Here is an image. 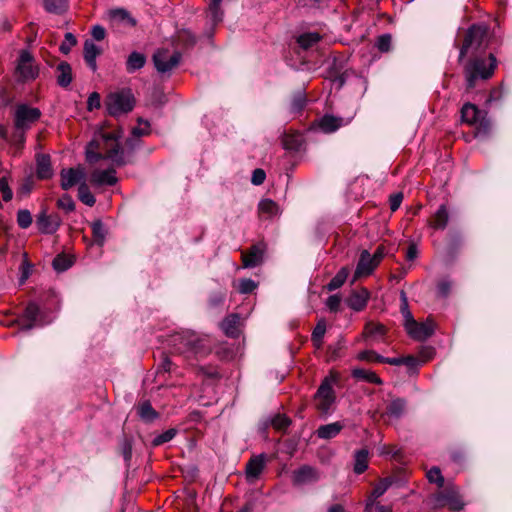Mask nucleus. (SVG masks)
<instances>
[{
	"label": "nucleus",
	"mask_w": 512,
	"mask_h": 512,
	"mask_svg": "<svg viewBox=\"0 0 512 512\" xmlns=\"http://www.w3.org/2000/svg\"><path fill=\"white\" fill-rule=\"evenodd\" d=\"M72 264V258L63 254L57 255L52 262L53 268L59 272L67 270Z\"/></svg>",
	"instance_id": "42"
},
{
	"label": "nucleus",
	"mask_w": 512,
	"mask_h": 512,
	"mask_svg": "<svg viewBox=\"0 0 512 512\" xmlns=\"http://www.w3.org/2000/svg\"><path fill=\"white\" fill-rule=\"evenodd\" d=\"M78 197L84 204L90 207H92L96 202L95 197L90 192L85 182L80 183L78 187Z\"/></svg>",
	"instance_id": "40"
},
{
	"label": "nucleus",
	"mask_w": 512,
	"mask_h": 512,
	"mask_svg": "<svg viewBox=\"0 0 512 512\" xmlns=\"http://www.w3.org/2000/svg\"><path fill=\"white\" fill-rule=\"evenodd\" d=\"M175 434H176V431L174 429H169V430L165 431L164 433L156 436L153 439L152 444H153V446H159L163 443H166V442L170 441L171 439H173Z\"/></svg>",
	"instance_id": "51"
},
{
	"label": "nucleus",
	"mask_w": 512,
	"mask_h": 512,
	"mask_svg": "<svg viewBox=\"0 0 512 512\" xmlns=\"http://www.w3.org/2000/svg\"><path fill=\"white\" fill-rule=\"evenodd\" d=\"M368 457L369 451L367 449H360L355 452L353 470L356 474H361L367 469Z\"/></svg>",
	"instance_id": "31"
},
{
	"label": "nucleus",
	"mask_w": 512,
	"mask_h": 512,
	"mask_svg": "<svg viewBox=\"0 0 512 512\" xmlns=\"http://www.w3.org/2000/svg\"><path fill=\"white\" fill-rule=\"evenodd\" d=\"M181 60V54L175 52L172 55L168 50H158L153 56L155 68L159 73H166L178 66Z\"/></svg>",
	"instance_id": "10"
},
{
	"label": "nucleus",
	"mask_w": 512,
	"mask_h": 512,
	"mask_svg": "<svg viewBox=\"0 0 512 512\" xmlns=\"http://www.w3.org/2000/svg\"><path fill=\"white\" fill-rule=\"evenodd\" d=\"M266 465V455L259 454L253 456L246 464V477L250 481H254L259 478Z\"/></svg>",
	"instance_id": "16"
},
{
	"label": "nucleus",
	"mask_w": 512,
	"mask_h": 512,
	"mask_svg": "<svg viewBox=\"0 0 512 512\" xmlns=\"http://www.w3.org/2000/svg\"><path fill=\"white\" fill-rule=\"evenodd\" d=\"M461 117L464 122L477 125L476 136L486 135L490 130L491 125L486 114L474 104L466 103L461 109Z\"/></svg>",
	"instance_id": "6"
},
{
	"label": "nucleus",
	"mask_w": 512,
	"mask_h": 512,
	"mask_svg": "<svg viewBox=\"0 0 512 512\" xmlns=\"http://www.w3.org/2000/svg\"><path fill=\"white\" fill-rule=\"evenodd\" d=\"M16 73L23 80H33L39 74L34 57L28 50H21L16 66Z\"/></svg>",
	"instance_id": "8"
},
{
	"label": "nucleus",
	"mask_w": 512,
	"mask_h": 512,
	"mask_svg": "<svg viewBox=\"0 0 512 512\" xmlns=\"http://www.w3.org/2000/svg\"><path fill=\"white\" fill-rule=\"evenodd\" d=\"M169 344L177 353L184 355L186 358L203 357L210 352V348L206 345V339L190 330L172 334Z\"/></svg>",
	"instance_id": "2"
},
{
	"label": "nucleus",
	"mask_w": 512,
	"mask_h": 512,
	"mask_svg": "<svg viewBox=\"0 0 512 512\" xmlns=\"http://www.w3.org/2000/svg\"><path fill=\"white\" fill-rule=\"evenodd\" d=\"M36 173L39 179H49L53 175L50 157L46 154L37 155L36 158Z\"/></svg>",
	"instance_id": "22"
},
{
	"label": "nucleus",
	"mask_w": 512,
	"mask_h": 512,
	"mask_svg": "<svg viewBox=\"0 0 512 512\" xmlns=\"http://www.w3.org/2000/svg\"><path fill=\"white\" fill-rule=\"evenodd\" d=\"M138 122H139V127L133 128L132 134L137 137L148 134L149 123L147 121H143L142 119H139Z\"/></svg>",
	"instance_id": "58"
},
{
	"label": "nucleus",
	"mask_w": 512,
	"mask_h": 512,
	"mask_svg": "<svg viewBox=\"0 0 512 512\" xmlns=\"http://www.w3.org/2000/svg\"><path fill=\"white\" fill-rule=\"evenodd\" d=\"M266 174L263 169H255L252 174V183L254 185H261L265 180Z\"/></svg>",
	"instance_id": "63"
},
{
	"label": "nucleus",
	"mask_w": 512,
	"mask_h": 512,
	"mask_svg": "<svg viewBox=\"0 0 512 512\" xmlns=\"http://www.w3.org/2000/svg\"><path fill=\"white\" fill-rule=\"evenodd\" d=\"M282 146L285 150L296 151L301 146V137L298 134H285L282 138Z\"/></svg>",
	"instance_id": "38"
},
{
	"label": "nucleus",
	"mask_w": 512,
	"mask_h": 512,
	"mask_svg": "<svg viewBox=\"0 0 512 512\" xmlns=\"http://www.w3.org/2000/svg\"><path fill=\"white\" fill-rule=\"evenodd\" d=\"M289 424L290 420L284 415H276L271 421V425L277 430H285Z\"/></svg>",
	"instance_id": "52"
},
{
	"label": "nucleus",
	"mask_w": 512,
	"mask_h": 512,
	"mask_svg": "<svg viewBox=\"0 0 512 512\" xmlns=\"http://www.w3.org/2000/svg\"><path fill=\"white\" fill-rule=\"evenodd\" d=\"M41 112L38 108L20 105L15 111V125L19 131V140L22 142L24 139V130L29 128L32 123L40 118Z\"/></svg>",
	"instance_id": "7"
},
{
	"label": "nucleus",
	"mask_w": 512,
	"mask_h": 512,
	"mask_svg": "<svg viewBox=\"0 0 512 512\" xmlns=\"http://www.w3.org/2000/svg\"><path fill=\"white\" fill-rule=\"evenodd\" d=\"M139 415L145 421H152L156 417V412L149 403H143L139 407Z\"/></svg>",
	"instance_id": "48"
},
{
	"label": "nucleus",
	"mask_w": 512,
	"mask_h": 512,
	"mask_svg": "<svg viewBox=\"0 0 512 512\" xmlns=\"http://www.w3.org/2000/svg\"><path fill=\"white\" fill-rule=\"evenodd\" d=\"M291 478L293 485L303 486L317 482L320 479V474L315 468L304 465L294 470Z\"/></svg>",
	"instance_id": "11"
},
{
	"label": "nucleus",
	"mask_w": 512,
	"mask_h": 512,
	"mask_svg": "<svg viewBox=\"0 0 512 512\" xmlns=\"http://www.w3.org/2000/svg\"><path fill=\"white\" fill-rule=\"evenodd\" d=\"M39 314V308L36 304H29L22 316L21 330H31L36 325V321Z\"/></svg>",
	"instance_id": "23"
},
{
	"label": "nucleus",
	"mask_w": 512,
	"mask_h": 512,
	"mask_svg": "<svg viewBox=\"0 0 512 512\" xmlns=\"http://www.w3.org/2000/svg\"><path fill=\"white\" fill-rule=\"evenodd\" d=\"M57 83L62 87H67L72 82V68L67 62H60L56 68Z\"/></svg>",
	"instance_id": "27"
},
{
	"label": "nucleus",
	"mask_w": 512,
	"mask_h": 512,
	"mask_svg": "<svg viewBox=\"0 0 512 512\" xmlns=\"http://www.w3.org/2000/svg\"><path fill=\"white\" fill-rule=\"evenodd\" d=\"M43 3L48 13L61 15L68 10L67 0H43Z\"/></svg>",
	"instance_id": "34"
},
{
	"label": "nucleus",
	"mask_w": 512,
	"mask_h": 512,
	"mask_svg": "<svg viewBox=\"0 0 512 512\" xmlns=\"http://www.w3.org/2000/svg\"><path fill=\"white\" fill-rule=\"evenodd\" d=\"M105 105L109 115L119 117L132 111L135 99L130 90H122L109 94Z\"/></svg>",
	"instance_id": "5"
},
{
	"label": "nucleus",
	"mask_w": 512,
	"mask_h": 512,
	"mask_svg": "<svg viewBox=\"0 0 512 512\" xmlns=\"http://www.w3.org/2000/svg\"><path fill=\"white\" fill-rule=\"evenodd\" d=\"M436 505L440 507L448 505L449 508L454 511H458L463 508L462 501L454 493H440L439 495L436 496Z\"/></svg>",
	"instance_id": "24"
},
{
	"label": "nucleus",
	"mask_w": 512,
	"mask_h": 512,
	"mask_svg": "<svg viewBox=\"0 0 512 512\" xmlns=\"http://www.w3.org/2000/svg\"><path fill=\"white\" fill-rule=\"evenodd\" d=\"M497 67V59L493 54L487 57L474 56L464 66L467 89H473L477 81L490 79Z\"/></svg>",
	"instance_id": "3"
},
{
	"label": "nucleus",
	"mask_w": 512,
	"mask_h": 512,
	"mask_svg": "<svg viewBox=\"0 0 512 512\" xmlns=\"http://www.w3.org/2000/svg\"><path fill=\"white\" fill-rule=\"evenodd\" d=\"M405 329L413 339L424 341L434 333V323L430 320L423 323L413 321L410 324H406Z\"/></svg>",
	"instance_id": "12"
},
{
	"label": "nucleus",
	"mask_w": 512,
	"mask_h": 512,
	"mask_svg": "<svg viewBox=\"0 0 512 512\" xmlns=\"http://www.w3.org/2000/svg\"><path fill=\"white\" fill-rule=\"evenodd\" d=\"M316 408L322 413H327L335 401V394L332 383L325 379L315 394Z\"/></svg>",
	"instance_id": "9"
},
{
	"label": "nucleus",
	"mask_w": 512,
	"mask_h": 512,
	"mask_svg": "<svg viewBox=\"0 0 512 512\" xmlns=\"http://www.w3.org/2000/svg\"><path fill=\"white\" fill-rule=\"evenodd\" d=\"M101 49L96 46L91 40H86L84 43V59L88 66L95 71L97 68L96 58L100 55Z\"/></svg>",
	"instance_id": "26"
},
{
	"label": "nucleus",
	"mask_w": 512,
	"mask_h": 512,
	"mask_svg": "<svg viewBox=\"0 0 512 512\" xmlns=\"http://www.w3.org/2000/svg\"><path fill=\"white\" fill-rule=\"evenodd\" d=\"M100 105V95L97 92L91 93L87 101V109L91 111L93 109L99 108Z\"/></svg>",
	"instance_id": "59"
},
{
	"label": "nucleus",
	"mask_w": 512,
	"mask_h": 512,
	"mask_svg": "<svg viewBox=\"0 0 512 512\" xmlns=\"http://www.w3.org/2000/svg\"><path fill=\"white\" fill-rule=\"evenodd\" d=\"M61 224V219L57 214L48 215L46 211H42L36 219V226L41 233L53 234L57 231Z\"/></svg>",
	"instance_id": "13"
},
{
	"label": "nucleus",
	"mask_w": 512,
	"mask_h": 512,
	"mask_svg": "<svg viewBox=\"0 0 512 512\" xmlns=\"http://www.w3.org/2000/svg\"><path fill=\"white\" fill-rule=\"evenodd\" d=\"M369 296V291L365 288L354 291L347 300L348 306L355 311H361L367 305Z\"/></svg>",
	"instance_id": "21"
},
{
	"label": "nucleus",
	"mask_w": 512,
	"mask_h": 512,
	"mask_svg": "<svg viewBox=\"0 0 512 512\" xmlns=\"http://www.w3.org/2000/svg\"><path fill=\"white\" fill-rule=\"evenodd\" d=\"M115 170L110 168L106 170L95 169L90 176V182L92 185L102 186V185H115L118 181L115 176Z\"/></svg>",
	"instance_id": "17"
},
{
	"label": "nucleus",
	"mask_w": 512,
	"mask_h": 512,
	"mask_svg": "<svg viewBox=\"0 0 512 512\" xmlns=\"http://www.w3.org/2000/svg\"><path fill=\"white\" fill-rule=\"evenodd\" d=\"M91 227L95 241L99 245H103L107 234V230L105 229L103 223L100 220H97L92 223Z\"/></svg>",
	"instance_id": "41"
},
{
	"label": "nucleus",
	"mask_w": 512,
	"mask_h": 512,
	"mask_svg": "<svg viewBox=\"0 0 512 512\" xmlns=\"http://www.w3.org/2000/svg\"><path fill=\"white\" fill-rule=\"evenodd\" d=\"M17 223L23 229L28 228L32 224V215L30 211L27 209L19 210L17 213Z\"/></svg>",
	"instance_id": "46"
},
{
	"label": "nucleus",
	"mask_w": 512,
	"mask_h": 512,
	"mask_svg": "<svg viewBox=\"0 0 512 512\" xmlns=\"http://www.w3.org/2000/svg\"><path fill=\"white\" fill-rule=\"evenodd\" d=\"M305 103L306 98L303 94L300 93L293 99L291 103V109L294 111H299L305 106Z\"/></svg>",
	"instance_id": "60"
},
{
	"label": "nucleus",
	"mask_w": 512,
	"mask_h": 512,
	"mask_svg": "<svg viewBox=\"0 0 512 512\" xmlns=\"http://www.w3.org/2000/svg\"><path fill=\"white\" fill-rule=\"evenodd\" d=\"M58 207L66 212H71L75 209V204L70 196L64 195L58 200Z\"/></svg>",
	"instance_id": "57"
},
{
	"label": "nucleus",
	"mask_w": 512,
	"mask_h": 512,
	"mask_svg": "<svg viewBox=\"0 0 512 512\" xmlns=\"http://www.w3.org/2000/svg\"><path fill=\"white\" fill-rule=\"evenodd\" d=\"M406 400L403 398H393L387 405V414L394 418H400L406 409Z\"/></svg>",
	"instance_id": "32"
},
{
	"label": "nucleus",
	"mask_w": 512,
	"mask_h": 512,
	"mask_svg": "<svg viewBox=\"0 0 512 512\" xmlns=\"http://www.w3.org/2000/svg\"><path fill=\"white\" fill-rule=\"evenodd\" d=\"M258 209L260 213L265 214L268 218L279 214L278 205L270 199H264L260 201Z\"/></svg>",
	"instance_id": "35"
},
{
	"label": "nucleus",
	"mask_w": 512,
	"mask_h": 512,
	"mask_svg": "<svg viewBox=\"0 0 512 512\" xmlns=\"http://www.w3.org/2000/svg\"><path fill=\"white\" fill-rule=\"evenodd\" d=\"M391 481L388 479L383 480L379 485L374 488L373 494L375 497H379L386 492L389 488Z\"/></svg>",
	"instance_id": "64"
},
{
	"label": "nucleus",
	"mask_w": 512,
	"mask_h": 512,
	"mask_svg": "<svg viewBox=\"0 0 512 512\" xmlns=\"http://www.w3.org/2000/svg\"><path fill=\"white\" fill-rule=\"evenodd\" d=\"M449 221V212L446 205H441L434 213L429 225L437 230H444Z\"/></svg>",
	"instance_id": "25"
},
{
	"label": "nucleus",
	"mask_w": 512,
	"mask_h": 512,
	"mask_svg": "<svg viewBox=\"0 0 512 512\" xmlns=\"http://www.w3.org/2000/svg\"><path fill=\"white\" fill-rule=\"evenodd\" d=\"M122 135V130L118 133L99 132L86 147L87 162L95 164L101 159H110L116 166L125 165L124 152L119 144V139Z\"/></svg>",
	"instance_id": "1"
},
{
	"label": "nucleus",
	"mask_w": 512,
	"mask_h": 512,
	"mask_svg": "<svg viewBox=\"0 0 512 512\" xmlns=\"http://www.w3.org/2000/svg\"><path fill=\"white\" fill-rule=\"evenodd\" d=\"M60 177L62 189L68 190L84 179L85 171L81 166L76 168L63 169L60 173Z\"/></svg>",
	"instance_id": "15"
},
{
	"label": "nucleus",
	"mask_w": 512,
	"mask_h": 512,
	"mask_svg": "<svg viewBox=\"0 0 512 512\" xmlns=\"http://www.w3.org/2000/svg\"><path fill=\"white\" fill-rule=\"evenodd\" d=\"M376 46L381 52H388L391 47V36L388 34L381 35L376 42Z\"/></svg>",
	"instance_id": "55"
},
{
	"label": "nucleus",
	"mask_w": 512,
	"mask_h": 512,
	"mask_svg": "<svg viewBox=\"0 0 512 512\" xmlns=\"http://www.w3.org/2000/svg\"><path fill=\"white\" fill-rule=\"evenodd\" d=\"M77 44L75 36L68 32L65 34V41L60 45V51L64 54H68L73 46Z\"/></svg>",
	"instance_id": "50"
},
{
	"label": "nucleus",
	"mask_w": 512,
	"mask_h": 512,
	"mask_svg": "<svg viewBox=\"0 0 512 512\" xmlns=\"http://www.w3.org/2000/svg\"><path fill=\"white\" fill-rule=\"evenodd\" d=\"M107 18L114 25H128L134 27L136 20L123 8L111 9L107 12Z\"/></svg>",
	"instance_id": "19"
},
{
	"label": "nucleus",
	"mask_w": 512,
	"mask_h": 512,
	"mask_svg": "<svg viewBox=\"0 0 512 512\" xmlns=\"http://www.w3.org/2000/svg\"><path fill=\"white\" fill-rule=\"evenodd\" d=\"M377 266L378 265L373 261V259H371L370 253L364 250L360 255V259L354 273V281L361 277L370 275Z\"/></svg>",
	"instance_id": "18"
},
{
	"label": "nucleus",
	"mask_w": 512,
	"mask_h": 512,
	"mask_svg": "<svg viewBox=\"0 0 512 512\" xmlns=\"http://www.w3.org/2000/svg\"><path fill=\"white\" fill-rule=\"evenodd\" d=\"M208 16L213 25L220 23L223 20L224 12L221 5L209 4Z\"/></svg>",
	"instance_id": "43"
},
{
	"label": "nucleus",
	"mask_w": 512,
	"mask_h": 512,
	"mask_svg": "<svg viewBox=\"0 0 512 512\" xmlns=\"http://www.w3.org/2000/svg\"><path fill=\"white\" fill-rule=\"evenodd\" d=\"M400 298H401V312H402V315L404 317V327H406V324H410L411 322L415 321L413 319V316H412V313L410 312L409 308H408V300H407V296H406V293L404 291H401L400 293Z\"/></svg>",
	"instance_id": "45"
},
{
	"label": "nucleus",
	"mask_w": 512,
	"mask_h": 512,
	"mask_svg": "<svg viewBox=\"0 0 512 512\" xmlns=\"http://www.w3.org/2000/svg\"><path fill=\"white\" fill-rule=\"evenodd\" d=\"M386 334V327L381 323L368 322L366 323L362 336L364 339L377 342L380 341Z\"/></svg>",
	"instance_id": "20"
},
{
	"label": "nucleus",
	"mask_w": 512,
	"mask_h": 512,
	"mask_svg": "<svg viewBox=\"0 0 512 512\" xmlns=\"http://www.w3.org/2000/svg\"><path fill=\"white\" fill-rule=\"evenodd\" d=\"M344 428V424L341 422H333L330 424L320 426L316 433L321 439H331L337 436Z\"/></svg>",
	"instance_id": "29"
},
{
	"label": "nucleus",
	"mask_w": 512,
	"mask_h": 512,
	"mask_svg": "<svg viewBox=\"0 0 512 512\" xmlns=\"http://www.w3.org/2000/svg\"><path fill=\"white\" fill-rule=\"evenodd\" d=\"M266 245L257 243L253 245L248 252L242 254L243 267L253 268L260 265L263 261Z\"/></svg>",
	"instance_id": "14"
},
{
	"label": "nucleus",
	"mask_w": 512,
	"mask_h": 512,
	"mask_svg": "<svg viewBox=\"0 0 512 512\" xmlns=\"http://www.w3.org/2000/svg\"><path fill=\"white\" fill-rule=\"evenodd\" d=\"M488 28L485 25H473L465 34L462 47L460 48L459 61L466 55L476 56L477 53L485 51L488 47Z\"/></svg>",
	"instance_id": "4"
},
{
	"label": "nucleus",
	"mask_w": 512,
	"mask_h": 512,
	"mask_svg": "<svg viewBox=\"0 0 512 512\" xmlns=\"http://www.w3.org/2000/svg\"><path fill=\"white\" fill-rule=\"evenodd\" d=\"M427 478L431 483H436L439 488L444 485V477L438 467H433L427 472Z\"/></svg>",
	"instance_id": "47"
},
{
	"label": "nucleus",
	"mask_w": 512,
	"mask_h": 512,
	"mask_svg": "<svg viewBox=\"0 0 512 512\" xmlns=\"http://www.w3.org/2000/svg\"><path fill=\"white\" fill-rule=\"evenodd\" d=\"M257 283L251 279H241L239 281L238 289L241 293L247 294L251 293L254 289H256Z\"/></svg>",
	"instance_id": "53"
},
{
	"label": "nucleus",
	"mask_w": 512,
	"mask_h": 512,
	"mask_svg": "<svg viewBox=\"0 0 512 512\" xmlns=\"http://www.w3.org/2000/svg\"><path fill=\"white\" fill-rule=\"evenodd\" d=\"M348 275L349 269L342 267L327 285L328 290L333 291L340 288L345 283Z\"/></svg>",
	"instance_id": "36"
},
{
	"label": "nucleus",
	"mask_w": 512,
	"mask_h": 512,
	"mask_svg": "<svg viewBox=\"0 0 512 512\" xmlns=\"http://www.w3.org/2000/svg\"><path fill=\"white\" fill-rule=\"evenodd\" d=\"M146 63V57L144 54L139 52H132L127 59L126 69L129 73H133L136 70L141 69Z\"/></svg>",
	"instance_id": "33"
},
{
	"label": "nucleus",
	"mask_w": 512,
	"mask_h": 512,
	"mask_svg": "<svg viewBox=\"0 0 512 512\" xmlns=\"http://www.w3.org/2000/svg\"><path fill=\"white\" fill-rule=\"evenodd\" d=\"M326 332V324L324 320H320L312 332V340L317 348L322 344V338Z\"/></svg>",
	"instance_id": "44"
},
{
	"label": "nucleus",
	"mask_w": 512,
	"mask_h": 512,
	"mask_svg": "<svg viewBox=\"0 0 512 512\" xmlns=\"http://www.w3.org/2000/svg\"><path fill=\"white\" fill-rule=\"evenodd\" d=\"M239 323H240V319H239L238 315L231 314L223 320L221 327L227 336L235 338L240 333Z\"/></svg>",
	"instance_id": "28"
},
{
	"label": "nucleus",
	"mask_w": 512,
	"mask_h": 512,
	"mask_svg": "<svg viewBox=\"0 0 512 512\" xmlns=\"http://www.w3.org/2000/svg\"><path fill=\"white\" fill-rule=\"evenodd\" d=\"M340 303H341V298L338 295H331L328 297V299L326 301L327 307L331 311H334V312L339 309Z\"/></svg>",
	"instance_id": "61"
},
{
	"label": "nucleus",
	"mask_w": 512,
	"mask_h": 512,
	"mask_svg": "<svg viewBox=\"0 0 512 512\" xmlns=\"http://www.w3.org/2000/svg\"><path fill=\"white\" fill-rule=\"evenodd\" d=\"M320 35L316 32H309L300 35L297 39L298 44L303 49H309L320 40Z\"/></svg>",
	"instance_id": "37"
},
{
	"label": "nucleus",
	"mask_w": 512,
	"mask_h": 512,
	"mask_svg": "<svg viewBox=\"0 0 512 512\" xmlns=\"http://www.w3.org/2000/svg\"><path fill=\"white\" fill-rule=\"evenodd\" d=\"M403 200V194L402 193H396L390 196L389 203H390V209L392 211H396Z\"/></svg>",
	"instance_id": "62"
},
{
	"label": "nucleus",
	"mask_w": 512,
	"mask_h": 512,
	"mask_svg": "<svg viewBox=\"0 0 512 512\" xmlns=\"http://www.w3.org/2000/svg\"><path fill=\"white\" fill-rule=\"evenodd\" d=\"M357 358L359 360L370 361V362H381L382 363L384 361V357L381 355H378L373 350L362 351L358 354Z\"/></svg>",
	"instance_id": "49"
},
{
	"label": "nucleus",
	"mask_w": 512,
	"mask_h": 512,
	"mask_svg": "<svg viewBox=\"0 0 512 512\" xmlns=\"http://www.w3.org/2000/svg\"><path fill=\"white\" fill-rule=\"evenodd\" d=\"M343 125V119L331 115L324 116L320 122L319 127L325 133H331Z\"/></svg>",
	"instance_id": "30"
},
{
	"label": "nucleus",
	"mask_w": 512,
	"mask_h": 512,
	"mask_svg": "<svg viewBox=\"0 0 512 512\" xmlns=\"http://www.w3.org/2000/svg\"><path fill=\"white\" fill-rule=\"evenodd\" d=\"M179 40L188 46H193L196 43V38L189 30H181L178 34Z\"/></svg>",
	"instance_id": "54"
},
{
	"label": "nucleus",
	"mask_w": 512,
	"mask_h": 512,
	"mask_svg": "<svg viewBox=\"0 0 512 512\" xmlns=\"http://www.w3.org/2000/svg\"><path fill=\"white\" fill-rule=\"evenodd\" d=\"M0 192L2 193V198L4 201H9L12 199V191L9 188L7 177H2L0 179Z\"/></svg>",
	"instance_id": "56"
},
{
	"label": "nucleus",
	"mask_w": 512,
	"mask_h": 512,
	"mask_svg": "<svg viewBox=\"0 0 512 512\" xmlns=\"http://www.w3.org/2000/svg\"><path fill=\"white\" fill-rule=\"evenodd\" d=\"M353 376L357 379L365 380L369 383L381 384V379L372 371L365 369H354Z\"/></svg>",
	"instance_id": "39"
}]
</instances>
